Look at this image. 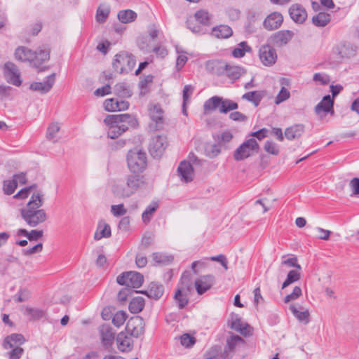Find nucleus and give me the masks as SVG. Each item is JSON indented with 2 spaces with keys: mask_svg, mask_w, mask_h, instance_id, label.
<instances>
[{
  "mask_svg": "<svg viewBox=\"0 0 359 359\" xmlns=\"http://www.w3.org/2000/svg\"><path fill=\"white\" fill-rule=\"evenodd\" d=\"M43 204V195L41 191L31 196L26 206L20 210L22 218L31 227H36L47 219V214L41 207Z\"/></svg>",
  "mask_w": 359,
  "mask_h": 359,
  "instance_id": "1",
  "label": "nucleus"
},
{
  "mask_svg": "<svg viewBox=\"0 0 359 359\" xmlns=\"http://www.w3.org/2000/svg\"><path fill=\"white\" fill-rule=\"evenodd\" d=\"M238 108V104L229 99H224L219 96H213L207 100L203 104L204 114H207L210 111L219 109L222 114H226Z\"/></svg>",
  "mask_w": 359,
  "mask_h": 359,
  "instance_id": "2",
  "label": "nucleus"
},
{
  "mask_svg": "<svg viewBox=\"0 0 359 359\" xmlns=\"http://www.w3.org/2000/svg\"><path fill=\"white\" fill-rule=\"evenodd\" d=\"M191 290L192 283L189 276L184 273L174 295V300L180 309H184L188 304Z\"/></svg>",
  "mask_w": 359,
  "mask_h": 359,
  "instance_id": "3",
  "label": "nucleus"
},
{
  "mask_svg": "<svg viewBox=\"0 0 359 359\" xmlns=\"http://www.w3.org/2000/svg\"><path fill=\"white\" fill-rule=\"evenodd\" d=\"M136 61L135 57L127 52H121L114 57L112 65L116 72L121 74H127L130 72Z\"/></svg>",
  "mask_w": 359,
  "mask_h": 359,
  "instance_id": "4",
  "label": "nucleus"
},
{
  "mask_svg": "<svg viewBox=\"0 0 359 359\" xmlns=\"http://www.w3.org/2000/svg\"><path fill=\"white\" fill-rule=\"evenodd\" d=\"M128 166L133 173L142 172L147 167V155L142 150H130L127 155Z\"/></svg>",
  "mask_w": 359,
  "mask_h": 359,
  "instance_id": "5",
  "label": "nucleus"
},
{
  "mask_svg": "<svg viewBox=\"0 0 359 359\" xmlns=\"http://www.w3.org/2000/svg\"><path fill=\"white\" fill-rule=\"evenodd\" d=\"M259 146L255 139L250 138L241 144L234 151L233 158L236 161H243L258 151Z\"/></svg>",
  "mask_w": 359,
  "mask_h": 359,
  "instance_id": "6",
  "label": "nucleus"
},
{
  "mask_svg": "<svg viewBox=\"0 0 359 359\" xmlns=\"http://www.w3.org/2000/svg\"><path fill=\"white\" fill-rule=\"evenodd\" d=\"M121 285H126L131 289L139 288L144 282V276L139 272L128 271L123 273L116 278Z\"/></svg>",
  "mask_w": 359,
  "mask_h": 359,
  "instance_id": "7",
  "label": "nucleus"
},
{
  "mask_svg": "<svg viewBox=\"0 0 359 359\" xmlns=\"http://www.w3.org/2000/svg\"><path fill=\"white\" fill-rule=\"evenodd\" d=\"M3 74L8 83L15 86L22 84L20 70L13 62L9 61L4 64Z\"/></svg>",
  "mask_w": 359,
  "mask_h": 359,
  "instance_id": "8",
  "label": "nucleus"
},
{
  "mask_svg": "<svg viewBox=\"0 0 359 359\" xmlns=\"http://www.w3.org/2000/svg\"><path fill=\"white\" fill-rule=\"evenodd\" d=\"M104 123H119L126 124L129 127L136 128L138 126L137 119L135 116L129 114L107 115L104 120Z\"/></svg>",
  "mask_w": 359,
  "mask_h": 359,
  "instance_id": "9",
  "label": "nucleus"
},
{
  "mask_svg": "<svg viewBox=\"0 0 359 359\" xmlns=\"http://www.w3.org/2000/svg\"><path fill=\"white\" fill-rule=\"evenodd\" d=\"M167 146L166 137L162 135H156L152 138L149 144V152L154 158H160Z\"/></svg>",
  "mask_w": 359,
  "mask_h": 359,
  "instance_id": "10",
  "label": "nucleus"
},
{
  "mask_svg": "<svg viewBox=\"0 0 359 359\" xmlns=\"http://www.w3.org/2000/svg\"><path fill=\"white\" fill-rule=\"evenodd\" d=\"M259 56L262 64L269 67L275 64L278 57L275 48L269 44L260 47Z\"/></svg>",
  "mask_w": 359,
  "mask_h": 359,
  "instance_id": "11",
  "label": "nucleus"
},
{
  "mask_svg": "<svg viewBox=\"0 0 359 359\" xmlns=\"http://www.w3.org/2000/svg\"><path fill=\"white\" fill-rule=\"evenodd\" d=\"M126 333L132 337L137 338L144 332V323L140 316L131 318L126 327Z\"/></svg>",
  "mask_w": 359,
  "mask_h": 359,
  "instance_id": "12",
  "label": "nucleus"
},
{
  "mask_svg": "<svg viewBox=\"0 0 359 359\" xmlns=\"http://www.w3.org/2000/svg\"><path fill=\"white\" fill-rule=\"evenodd\" d=\"M334 51L339 59H349L355 55L356 47L349 42H341L335 46Z\"/></svg>",
  "mask_w": 359,
  "mask_h": 359,
  "instance_id": "13",
  "label": "nucleus"
},
{
  "mask_svg": "<svg viewBox=\"0 0 359 359\" xmlns=\"http://www.w3.org/2000/svg\"><path fill=\"white\" fill-rule=\"evenodd\" d=\"M294 33L290 30H280L273 34L270 40L273 45L277 47H282L287 44L292 37Z\"/></svg>",
  "mask_w": 359,
  "mask_h": 359,
  "instance_id": "14",
  "label": "nucleus"
},
{
  "mask_svg": "<svg viewBox=\"0 0 359 359\" xmlns=\"http://www.w3.org/2000/svg\"><path fill=\"white\" fill-rule=\"evenodd\" d=\"M215 282V276L210 274L201 276L195 280V287L198 294L210 290Z\"/></svg>",
  "mask_w": 359,
  "mask_h": 359,
  "instance_id": "15",
  "label": "nucleus"
},
{
  "mask_svg": "<svg viewBox=\"0 0 359 359\" xmlns=\"http://www.w3.org/2000/svg\"><path fill=\"white\" fill-rule=\"evenodd\" d=\"M55 73L49 75L43 82H33L29 88L33 91H39L41 94L48 93L53 88L55 81Z\"/></svg>",
  "mask_w": 359,
  "mask_h": 359,
  "instance_id": "16",
  "label": "nucleus"
},
{
  "mask_svg": "<svg viewBox=\"0 0 359 359\" xmlns=\"http://www.w3.org/2000/svg\"><path fill=\"white\" fill-rule=\"evenodd\" d=\"M283 22V16L279 12H273L269 14L264 20L263 26L267 30L278 29Z\"/></svg>",
  "mask_w": 359,
  "mask_h": 359,
  "instance_id": "17",
  "label": "nucleus"
},
{
  "mask_svg": "<svg viewBox=\"0 0 359 359\" xmlns=\"http://www.w3.org/2000/svg\"><path fill=\"white\" fill-rule=\"evenodd\" d=\"M289 14L292 20L298 24L304 23L307 18L306 9L298 4H294L290 7Z\"/></svg>",
  "mask_w": 359,
  "mask_h": 359,
  "instance_id": "18",
  "label": "nucleus"
},
{
  "mask_svg": "<svg viewBox=\"0 0 359 359\" xmlns=\"http://www.w3.org/2000/svg\"><path fill=\"white\" fill-rule=\"evenodd\" d=\"M177 172L181 180L186 183L191 182L194 179V168L189 162L182 161L178 166Z\"/></svg>",
  "mask_w": 359,
  "mask_h": 359,
  "instance_id": "19",
  "label": "nucleus"
},
{
  "mask_svg": "<svg viewBox=\"0 0 359 359\" xmlns=\"http://www.w3.org/2000/svg\"><path fill=\"white\" fill-rule=\"evenodd\" d=\"M34 56L32 57V65L35 68H39L46 61L50 59V49L46 46H43L35 51Z\"/></svg>",
  "mask_w": 359,
  "mask_h": 359,
  "instance_id": "20",
  "label": "nucleus"
},
{
  "mask_svg": "<svg viewBox=\"0 0 359 359\" xmlns=\"http://www.w3.org/2000/svg\"><path fill=\"white\" fill-rule=\"evenodd\" d=\"M117 347L122 352H128L133 349V340L126 332H121L116 337Z\"/></svg>",
  "mask_w": 359,
  "mask_h": 359,
  "instance_id": "21",
  "label": "nucleus"
},
{
  "mask_svg": "<svg viewBox=\"0 0 359 359\" xmlns=\"http://www.w3.org/2000/svg\"><path fill=\"white\" fill-rule=\"evenodd\" d=\"M245 340L240 336L231 333L226 339V344L224 348L225 358L229 356V353H233L237 346L243 345Z\"/></svg>",
  "mask_w": 359,
  "mask_h": 359,
  "instance_id": "22",
  "label": "nucleus"
},
{
  "mask_svg": "<svg viewBox=\"0 0 359 359\" xmlns=\"http://www.w3.org/2000/svg\"><path fill=\"white\" fill-rule=\"evenodd\" d=\"M126 181L134 194L138 189L146 185L144 177L143 175H139V173H133L132 175H128L126 177Z\"/></svg>",
  "mask_w": 359,
  "mask_h": 359,
  "instance_id": "23",
  "label": "nucleus"
},
{
  "mask_svg": "<svg viewBox=\"0 0 359 359\" xmlns=\"http://www.w3.org/2000/svg\"><path fill=\"white\" fill-rule=\"evenodd\" d=\"M334 100L330 95L323 97V100L315 107V112L320 115L322 112L334 114Z\"/></svg>",
  "mask_w": 359,
  "mask_h": 359,
  "instance_id": "24",
  "label": "nucleus"
},
{
  "mask_svg": "<svg viewBox=\"0 0 359 359\" xmlns=\"http://www.w3.org/2000/svg\"><path fill=\"white\" fill-rule=\"evenodd\" d=\"M135 292L145 294L149 298L157 300L163 296L164 292V287L161 284L151 283L148 290L135 291Z\"/></svg>",
  "mask_w": 359,
  "mask_h": 359,
  "instance_id": "25",
  "label": "nucleus"
},
{
  "mask_svg": "<svg viewBox=\"0 0 359 359\" xmlns=\"http://www.w3.org/2000/svg\"><path fill=\"white\" fill-rule=\"evenodd\" d=\"M25 342V339L22 334H11L7 336L3 342V347L5 349L8 348L20 347Z\"/></svg>",
  "mask_w": 359,
  "mask_h": 359,
  "instance_id": "26",
  "label": "nucleus"
},
{
  "mask_svg": "<svg viewBox=\"0 0 359 359\" xmlns=\"http://www.w3.org/2000/svg\"><path fill=\"white\" fill-rule=\"evenodd\" d=\"M113 194L118 198H129L134 194L133 191L128 187L127 182L125 183H116L112 187Z\"/></svg>",
  "mask_w": 359,
  "mask_h": 359,
  "instance_id": "27",
  "label": "nucleus"
},
{
  "mask_svg": "<svg viewBox=\"0 0 359 359\" xmlns=\"http://www.w3.org/2000/svg\"><path fill=\"white\" fill-rule=\"evenodd\" d=\"M305 131V126L302 123L294 124L285 130L284 135L288 140L299 138Z\"/></svg>",
  "mask_w": 359,
  "mask_h": 359,
  "instance_id": "28",
  "label": "nucleus"
},
{
  "mask_svg": "<svg viewBox=\"0 0 359 359\" xmlns=\"http://www.w3.org/2000/svg\"><path fill=\"white\" fill-rule=\"evenodd\" d=\"M206 67L215 75H225L227 63L222 60H212L207 62Z\"/></svg>",
  "mask_w": 359,
  "mask_h": 359,
  "instance_id": "29",
  "label": "nucleus"
},
{
  "mask_svg": "<svg viewBox=\"0 0 359 359\" xmlns=\"http://www.w3.org/2000/svg\"><path fill=\"white\" fill-rule=\"evenodd\" d=\"M102 344L106 346H110L114 341V333L112 328L109 325H102L100 328Z\"/></svg>",
  "mask_w": 359,
  "mask_h": 359,
  "instance_id": "30",
  "label": "nucleus"
},
{
  "mask_svg": "<svg viewBox=\"0 0 359 359\" xmlns=\"http://www.w3.org/2000/svg\"><path fill=\"white\" fill-rule=\"evenodd\" d=\"M34 51L25 46H19L15 50V60L21 62H29L32 64V57L35 55Z\"/></svg>",
  "mask_w": 359,
  "mask_h": 359,
  "instance_id": "31",
  "label": "nucleus"
},
{
  "mask_svg": "<svg viewBox=\"0 0 359 359\" xmlns=\"http://www.w3.org/2000/svg\"><path fill=\"white\" fill-rule=\"evenodd\" d=\"M109 126L107 136L111 139H116L128 130V126L119 123H105Z\"/></svg>",
  "mask_w": 359,
  "mask_h": 359,
  "instance_id": "32",
  "label": "nucleus"
},
{
  "mask_svg": "<svg viewBox=\"0 0 359 359\" xmlns=\"http://www.w3.org/2000/svg\"><path fill=\"white\" fill-rule=\"evenodd\" d=\"M211 34L218 39H227L233 34V31L231 27L221 25L215 27L212 29Z\"/></svg>",
  "mask_w": 359,
  "mask_h": 359,
  "instance_id": "33",
  "label": "nucleus"
},
{
  "mask_svg": "<svg viewBox=\"0 0 359 359\" xmlns=\"http://www.w3.org/2000/svg\"><path fill=\"white\" fill-rule=\"evenodd\" d=\"M23 313L29 317V320H36L45 317L46 312L41 309L26 306Z\"/></svg>",
  "mask_w": 359,
  "mask_h": 359,
  "instance_id": "34",
  "label": "nucleus"
},
{
  "mask_svg": "<svg viewBox=\"0 0 359 359\" xmlns=\"http://www.w3.org/2000/svg\"><path fill=\"white\" fill-rule=\"evenodd\" d=\"M264 96V92L263 91H250L243 95L242 98L253 103L255 107H257Z\"/></svg>",
  "mask_w": 359,
  "mask_h": 359,
  "instance_id": "35",
  "label": "nucleus"
},
{
  "mask_svg": "<svg viewBox=\"0 0 359 359\" xmlns=\"http://www.w3.org/2000/svg\"><path fill=\"white\" fill-rule=\"evenodd\" d=\"M330 20L331 17L330 14L320 12L318 14L313 16L312 22L316 27H323L330 22Z\"/></svg>",
  "mask_w": 359,
  "mask_h": 359,
  "instance_id": "36",
  "label": "nucleus"
},
{
  "mask_svg": "<svg viewBox=\"0 0 359 359\" xmlns=\"http://www.w3.org/2000/svg\"><path fill=\"white\" fill-rule=\"evenodd\" d=\"M290 310L294 316L300 322L308 324L310 321V314L308 310L303 311H299L294 304L290 306Z\"/></svg>",
  "mask_w": 359,
  "mask_h": 359,
  "instance_id": "37",
  "label": "nucleus"
},
{
  "mask_svg": "<svg viewBox=\"0 0 359 359\" xmlns=\"http://www.w3.org/2000/svg\"><path fill=\"white\" fill-rule=\"evenodd\" d=\"M144 307V298L142 297H136L130 301L128 309L132 313H138L143 310Z\"/></svg>",
  "mask_w": 359,
  "mask_h": 359,
  "instance_id": "38",
  "label": "nucleus"
},
{
  "mask_svg": "<svg viewBox=\"0 0 359 359\" xmlns=\"http://www.w3.org/2000/svg\"><path fill=\"white\" fill-rule=\"evenodd\" d=\"M111 236V228L108 224L99 223L97 229L95 233L94 238L100 240L102 238H109Z\"/></svg>",
  "mask_w": 359,
  "mask_h": 359,
  "instance_id": "39",
  "label": "nucleus"
},
{
  "mask_svg": "<svg viewBox=\"0 0 359 359\" xmlns=\"http://www.w3.org/2000/svg\"><path fill=\"white\" fill-rule=\"evenodd\" d=\"M118 18L122 23H130L135 20L137 13L130 9L120 11L118 13Z\"/></svg>",
  "mask_w": 359,
  "mask_h": 359,
  "instance_id": "40",
  "label": "nucleus"
},
{
  "mask_svg": "<svg viewBox=\"0 0 359 359\" xmlns=\"http://www.w3.org/2000/svg\"><path fill=\"white\" fill-rule=\"evenodd\" d=\"M114 90L116 95L121 97H130L132 92L126 83H118L114 86Z\"/></svg>",
  "mask_w": 359,
  "mask_h": 359,
  "instance_id": "41",
  "label": "nucleus"
},
{
  "mask_svg": "<svg viewBox=\"0 0 359 359\" xmlns=\"http://www.w3.org/2000/svg\"><path fill=\"white\" fill-rule=\"evenodd\" d=\"M244 73L243 69L238 66L227 64L225 75L231 79H238Z\"/></svg>",
  "mask_w": 359,
  "mask_h": 359,
  "instance_id": "42",
  "label": "nucleus"
},
{
  "mask_svg": "<svg viewBox=\"0 0 359 359\" xmlns=\"http://www.w3.org/2000/svg\"><path fill=\"white\" fill-rule=\"evenodd\" d=\"M158 208V204L156 202H152L149 205H148L142 215V221L146 224L149 222L152 215L156 211Z\"/></svg>",
  "mask_w": 359,
  "mask_h": 359,
  "instance_id": "43",
  "label": "nucleus"
},
{
  "mask_svg": "<svg viewBox=\"0 0 359 359\" xmlns=\"http://www.w3.org/2000/svg\"><path fill=\"white\" fill-rule=\"evenodd\" d=\"M150 116L157 125L163 123V111L159 105H154L149 109Z\"/></svg>",
  "mask_w": 359,
  "mask_h": 359,
  "instance_id": "44",
  "label": "nucleus"
},
{
  "mask_svg": "<svg viewBox=\"0 0 359 359\" xmlns=\"http://www.w3.org/2000/svg\"><path fill=\"white\" fill-rule=\"evenodd\" d=\"M301 278L300 273L297 270H291L288 272L285 280L282 285V289H285L292 283L298 281Z\"/></svg>",
  "mask_w": 359,
  "mask_h": 359,
  "instance_id": "45",
  "label": "nucleus"
},
{
  "mask_svg": "<svg viewBox=\"0 0 359 359\" xmlns=\"http://www.w3.org/2000/svg\"><path fill=\"white\" fill-rule=\"evenodd\" d=\"M153 260L157 264H168L173 260L172 255H168L162 252H154L152 255Z\"/></svg>",
  "mask_w": 359,
  "mask_h": 359,
  "instance_id": "46",
  "label": "nucleus"
},
{
  "mask_svg": "<svg viewBox=\"0 0 359 359\" xmlns=\"http://www.w3.org/2000/svg\"><path fill=\"white\" fill-rule=\"evenodd\" d=\"M195 20L203 25H209L210 16L208 11L205 10H199L194 15Z\"/></svg>",
  "mask_w": 359,
  "mask_h": 359,
  "instance_id": "47",
  "label": "nucleus"
},
{
  "mask_svg": "<svg viewBox=\"0 0 359 359\" xmlns=\"http://www.w3.org/2000/svg\"><path fill=\"white\" fill-rule=\"evenodd\" d=\"M251 48L248 45L246 41H242L238 44V47L234 48L232 55L234 57H242L245 55V52H250Z\"/></svg>",
  "mask_w": 359,
  "mask_h": 359,
  "instance_id": "48",
  "label": "nucleus"
},
{
  "mask_svg": "<svg viewBox=\"0 0 359 359\" xmlns=\"http://www.w3.org/2000/svg\"><path fill=\"white\" fill-rule=\"evenodd\" d=\"M110 13V9L109 6L100 5L96 13V20L99 22H104L106 21L109 14Z\"/></svg>",
  "mask_w": 359,
  "mask_h": 359,
  "instance_id": "49",
  "label": "nucleus"
},
{
  "mask_svg": "<svg viewBox=\"0 0 359 359\" xmlns=\"http://www.w3.org/2000/svg\"><path fill=\"white\" fill-rule=\"evenodd\" d=\"M180 339L181 344L185 348H191L196 342V338L187 333L182 334Z\"/></svg>",
  "mask_w": 359,
  "mask_h": 359,
  "instance_id": "50",
  "label": "nucleus"
},
{
  "mask_svg": "<svg viewBox=\"0 0 359 359\" xmlns=\"http://www.w3.org/2000/svg\"><path fill=\"white\" fill-rule=\"evenodd\" d=\"M302 294V288L299 286H295L293 288L292 292L286 295L284 298V302L287 304L290 302L297 299Z\"/></svg>",
  "mask_w": 359,
  "mask_h": 359,
  "instance_id": "51",
  "label": "nucleus"
},
{
  "mask_svg": "<svg viewBox=\"0 0 359 359\" xmlns=\"http://www.w3.org/2000/svg\"><path fill=\"white\" fill-rule=\"evenodd\" d=\"M126 318V313L124 311H119L114 314L112 323L116 327H119L125 323Z\"/></svg>",
  "mask_w": 359,
  "mask_h": 359,
  "instance_id": "52",
  "label": "nucleus"
},
{
  "mask_svg": "<svg viewBox=\"0 0 359 359\" xmlns=\"http://www.w3.org/2000/svg\"><path fill=\"white\" fill-rule=\"evenodd\" d=\"M244 323L245 322H243L241 318L238 317V316L236 315L231 317V320L229 323V327L232 330L239 332L241 331L242 326L244 325Z\"/></svg>",
  "mask_w": 359,
  "mask_h": 359,
  "instance_id": "53",
  "label": "nucleus"
},
{
  "mask_svg": "<svg viewBox=\"0 0 359 359\" xmlns=\"http://www.w3.org/2000/svg\"><path fill=\"white\" fill-rule=\"evenodd\" d=\"M37 188V185L36 184H32L28 187H25L20 191H19L14 196L15 198H21L24 199L28 197L29 193L32 190H35Z\"/></svg>",
  "mask_w": 359,
  "mask_h": 359,
  "instance_id": "54",
  "label": "nucleus"
},
{
  "mask_svg": "<svg viewBox=\"0 0 359 359\" xmlns=\"http://www.w3.org/2000/svg\"><path fill=\"white\" fill-rule=\"evenodd\" d=\"M17 186L16 182L13 179L12 180H5L3 189L6 194L11 195L14 193Z\"/></svg>",
  "mask_w": 359,
  "mask_h": 359,
  "instance_id": "55",
  "label": "nucleus"
},
{
  "mask_svg": "<svg viewBox=\"0 0 359 359\" xmlns=\"http://www.w3.org/2000/svg\"><path fill=\"white\" fill-rule=\"evenodd\" d=\"M290 96V93L285 87H282L275 99V103L279 104L287 100Z\"/></svg>",
  "mask_w": 359,
  "mask_h": 359,
  "instance_id": "56",
  "label": "nucleus"
},
{
  "mask_svg": "<svg viewBox=\"0 0 359 359\" xmlns=\"http://www.w3.org/2000/svg\"><path fill=\"white\" fill-rule=\"evenodd\" d=\"M206 152L210 158H215L220 154L221 148L218 144H210L206 147Z\"/></svg>",
  "mask_w": 359,
  "mask_h": 359,
  "instance_id": "57",
  "label": "nucleus"
},
{
  "mask_svg": "<svg viewBox=\"0 0 359 359\" xmlns=\"http://www.w3.org/2000/svg\"><path fill=\"white\" fill-rule=\"evenodd\" d=\"M135 291L136 290H133V289L126 286V287L123 288L118 294V301L120 302H125L127 300L128 297L133 292H135Z\"/></svg>",
  "mask_w": 359,
  "mask_h": 359,
  "instance_id": "58",
  "label": "nucleus"
},
{
  "mask_svg": "<svg viewBox=\"0 0 359 359\" xmlns=\"http://www.w3.org/2000/svg\"><path fill=\"white\" fill-rule=\"evenodd\" d=\"M264 150L273 155H278L279 154V149L277 144L272 141H266L264 144Z\"/></svg>",
  "mask_w": 359,
  "mask_h": 359,
  "instance_id": "59",
  "label": "nucleus"
},
{
  "mask_svg": "<svg viewBox=\"0 0 359 359\" xmlns=\"http://www.w3.org/2000/svg\"><path fill=\"white\" fill-rule=\"evenodd\" d=\"M118 100L115 98L107 99L104 102V107L107 111H116Z\"/></svg>",
  "mask_w": 359,
  "mask_h": 359,
  "instance_id": "60",
  "label": "nucleus"
},
{
  "mask_svg": "<svg viewBox=\"0 0 359 359\" xmlns=\"http://www.w3.org/2000/svg\"><path fill=\"white\" fill-rule=\"evenodd\" d=\"M11 350L7 353L9 359H20L24 353L21 347L10 348Z\"/></svg>",
  "mask_w": 359,
  "mask_h": 359,
  "instance_id": "61",
  "label": "nucleus"
},
{
  "mask_svg": "<svg viewBox=\"0 0 359 359\" xmlns=\"http://www.w3.org/2000/svg\"><path fill=\"white\" fill-rule=\"evenodd\" d=\"M111 211L114 216H122L127 212V210L124 208L123 204L111 205Z\"/></svg>",
  "mask_w": 359,
  "mask_h": 359,
  "instance_id": "62",
  "label": "nucleus"
},
{
  "mask_svg": "<svg viewBox=\"0 0 359 359\" xmlns=\"http://www.w3.org/2000/svg\"><path fill=\"white\" fill-rule=\"evenodd\" d=\"M59 130H60V126H58V124L52 123L48 128L46 137L48 140H51V139L54 138Z\"/></svg>",
  "mask_w": 359,
  "mask_h": 359,
  "instance_id": "63",
  "label": "nucleus"
},
{
  "mask_svg": "<svg viewBox=\"0 0 359 359\" xmlns=\"http://www.w3.org/2000/svg\"><path fill=\"white\" fill-rule=\"evenodd\" d=\"M349 186L352 190V195H359V178L352 179L349 182Z\"/></svg>",
  "mask_w": 359,
  "mask_h": 359,
  "instance_id": "64",
  "label": "nucleus"
}]
</instances>
